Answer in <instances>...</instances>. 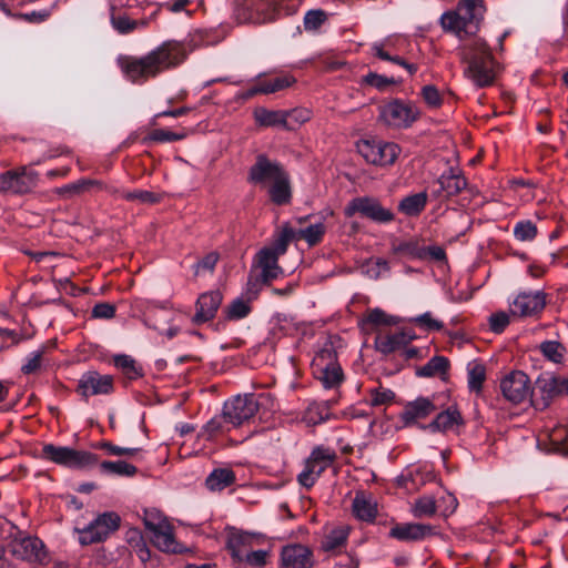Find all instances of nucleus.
I'll return each instance as SVG.
<instances>
[{"instance_id": "f257e3e1", "label": "nucleus", "mask_w": 568, "mask_h": 568, "mask_svg": "<svg viewBox=\"0 0 568 568\" xmlns=\"http://www.w3.org/2000/svg\"><path fill=\"white\" fill-rule=\"evenodd\" d=\"M204 33L196 30L190 33L187 44L168 41L140 59L128 58L122 64L125 77L132 82H143L149 78L179 65L197 47L206 45Z\"/></svg>"}, {"instance_id": "f03ea898", "label": "nucleus", "mask_w": 568, "mask_h": 568, "mask_svg": "<svg viewBox=\"0 0 568 568\" xmlns=\"http://www.w3.org/2000/svg\"><path fill=\"white\" fill-rule=\"evenodd\" d=\"M460 50L462 58L467 63L465 77L478 88L490 85L495 80L498 63L486 41L473 38Z\"/></svg>"}, {"instance_id": "7ed1b4c3", "label": "nucleus", "mask_w": 568, "mask_h": 568, "mask_svg": "<svg viewBox=\"0 0 568 568\" xmlns=\"http://www.w3.org/2000/svg\"><path fill=\"white\" fill-rule=\"evenodd\" d=\"M485 6L483 0H463L456 10L447 11L440 17L442 27L457 37L473 34L484 18Z\"/></svg>"}, {"instance_id": "20e7f679", "label": "nucleus", "mask_w": 568, "mask_h": 568, "mask_svg": "<svg viewBox=\"0 0 568 568\" xmlns=\"http://www.w3.org/2000/svg\"><path fill=\"white\" fill-rule=\"evenodd\" d=\"M312 369L315 378L326 389L336 388L342 384L344 374L332 341L325 339L317 348L312 361Z\"/></svg>"}, {"instance_id": "39448f33", "label": "nucleus", "mask_w": 568, "mask_h": 568, "mask_svg": "<svg viewBox=\"0 0 568 568\" xmlns=\"http://www.w3.org/2000/svg\"><path fill=\"white\" fill-rule=\"evenodd\" d=\"M420 111L409 101L393 99L378 106V122L390 129H407L417 121Z\"/></svg>"}, {"instance_id": "423d86ee", "label": "nucleus", "mask_w": 568, "mask_h": 568, "mask_svg": "<svg viewBox=\"0 0 568 568\" xmlns=\"http://www.w3.org/2000/svg\"><path fill=\"white\" fill-rule=\"evenodd\" d=\"M143 521L156 548L174 554L183 551L182 546L174 538L172 525L159 510H145Z\"/></svg>"}, {"instance_id": "0eeeda50", "label": "nucleus", "mask_w": 568, "mask_h": 568, "mask_svg": "<svg viewBox=\"0 0 568 568\" xmlns=\"http://www.w3.org/2000/svg\"><path fill=\"white\" fill-rule=\"evenodd\" d=\"M41 456L45 460L71 469H83L98 462L97 456L90 452L53 444L43 445Z\"/></svg>"}, {"instance_id": "6e6552de", "label": "nucleus", "mask_w": 568, "mask_h": 568, "mask_svg": "<svg viewBox=\"0 0 568 568\" xmlns=\"http://www.w3.org/2000/svg\"><path fill=\"white\" fill-rule=\"evenodd\" d=\"M120 525V517L115 513H104L99 515L88 526L75 528L78 540L82 546H88L105 540L109 535L115 531Z\"/></svg>"}, {"instance_id": "1a4fd4ad", "label": "nucleus", "mask_w": 568, "mask_h": 568, "mask_svg": "<svg viewBox=\"0 0 568 568\" xmlns=\"http://www.w3.org/2000/svg\"><path fill=\"white\" fill-rule=\"evenodd\" d=\"M358 152L375 165H392L399 155L400 148L393 142L383 140H363L357 144Z\"/></svg>"}, {"instance_id": "9d476101", "label": "nucleus", "mask_w": 568, "mask_h": 568, "mask_svg": "<svg viewBox=\"0 0 568 568\" xmlns=\"http://www.w3.org/2000/svg\"><path fill=\"white\" fill-rule=\"evenodd\" d=\"M258 406L260 404L255 395H237L225 402L223 406L224 418L233 427L241 426L255 416Z\"/></svg>"}, {"instance_id": "9b49d317", "label": "nucleus", "mask_w": 568, "mask_h": 568, "mask_svg": "<svg viewBox=\"0 0 568 568\" xmlns=\"http://www.w3.org/2000/svg\"><path fill=\"white\" fill-rule=\"evenodd\" d=\"M38 173L27 168L11 170L0 174V192L24 194L37 186Z\"/></svg>"}, {"instance_id": "f8f14e48", "label": "nucleus", "mask_w": 568, "mask_h": 568, "mask_svg": "<svg viewBox=\"0 0 568 568\" xmlns=\"http://www.w3.org/2000/svg\"><path fill=\"white\" fill-rule=\"evenodd\" d=\"M356 213L378 223H387L394 220L390 210L382 206L378 200L368 196L353 199L345 207L346 216L351 217Z\"/></svg>"}, {"instance_id": "ddd939ff", "label": "nucleus", "mask_w": 568, "mask_h": 568, "mask_svg": "<svg viewBox=\"0 0 568 568\" xmlns=\"http://www.w3.org/2000/svg\"><path fill=\"white\" fill-rule=\"evenodd\" d=\"M500 389L504 397L514 404L523 403L531 392L528 376L520 371L506 375L500 382Z\"/></svg>"}, {"instance_id": "4468645a", "label": "nucleus", "mask_w": 568, "mask_h": 568, "mask_svg": "<svg viewBox=\"0 0 568 568\" xmlns=\"http://www.w3.org/2000/svg\"><path fill=\"white\" fill-rule=\"evenodd\" d=\"M11 552L17 558L28 561H42L45 558L43 542L34 536L19 532L10 544Z\"/></svg>"}, {"instance_id": "2eb2a0df", "label": "nucleus", "mask_w": 568, "mask_h": 568, "mask_svg": "<svg viewBox=\"0 0 568 568\" xmlns=\"http://www.w3.org/2000/svg\"><path fill=\"white\" fill-rule=\"evenodd\" d=\"M290 0H243L240 4L251 12L250 18L256 22H266L275 19L282 10L287 11Z\"/></svg>"}, {"instance_id": "dca6fc26", "label": "nucleus", "mask_w": 568, "mask_h": 568, "mask_svg": "<svg viewBox=\"0 0 568 568\" xmlns=\"http://www.w3.org/2000/svg\"><path fill=\"white\" fill-rule=\"evenodd\" d=\"M285 173V170L275 161H271L261 154L250 169V181L254 184L267 187Z\"/></svg>"}, {"instance_id": "f3484780", "label": "nucleus", "mask_w": 568, "mask_h": 568, "mask_svg": "<svg viewBox=\"0 0 568 568\" xmlns=\"http://www.w3.org/2000/svg\"><path fill=\"white\" fill-rule=\"evenodd\" d=\"M546 305V295L541 291L519 293L509 304L515 316H534Z\"/></svg>"}, {"instance_id": "a211bd4d", "label": "nucleus", "mask_w": 568, "mask_h": 568, "mask_svg": "<svg viewBox=\"0 0 568 568\" xmlns=\"http://www.w3.org/2000/svg\"><path fill=\"white\" fill-rule=\"evenodd\" d=\"M435 410L436 405L432 398L419 396L404 404L399 419L406 427L414 426L430 416Z\"/></svg>"}, {"instance_id": "6ab92c4d", "label": "nucleus", "mask_w": 568, "mask_h": 568, "mask_svg": "<svg viewBox=\"0 0 568 568\" xmlns=\"http://www.w3.org/2000/svg\"><path fill=\"white\" fill-rule=\"evenodd\" d=\"M112 389L113 378L94 371L84 373L78 383V390L83 397L109 394Z\"/></svg>"}, {"instance_id": "aec40b11", "label": "nucleus", "mask_w": 568, "mask_h": 568, "mask_svg": "<svg viewBox=\"0 0 568 568\" xmlns=\"http://www.w3.org/2000/svg\"><path fill=\"white\" fill-rule=\"evenodd\" d=\"M463 425V417L455 406L438 413L436 417L427 425L422 426L424 430L430 433L456 432Z\"/></svg>"}, {"instance_id": "412c9836", "label": "nucleus", "mask_w": 568, "mask_h": 568, "mask_svg": "<svg viewBox=\"0 0 568 568\" xmlns=\"http://www.w3.org/2000/svg\"><path fill=\"white\" fill-rule=\"evenodd\" d=\"M282 565L285 568H311L313 556L311 550L303 545H288L281 552Z\"/></svg>"}, {"instance_id": "4be33fe9", "label": "nucleus", "mask_w": 568, "mask_h": 568, "mask_svg": "<svg viewBox=\"0 0 568 568\" xmlns=\"http://www.w3.org/2000/svg\"><path fill=\"white\" fill-rule=\"evenodd\" d=\"M222 303L220 291H211L199 296L196 302V312L193 316V323H204L212 320Z\"/></svg>"}, {"instance_id": "5701e85b", "label": "nucleus", "mask_w": 568, "mask_h": 568, "mask_svg": "<svg viewBox=\"0 0 568 568\" xmlns=\"http://www.w3.org/2000/svg\"><path fill=\"white\" fill-rule=\"evenodd\" d=\"M434 529L430 525L406 523L394 526L389 530V536L399 541H418L433 535Z\"/></svg>"}, {"instance_id": "b1692460", "label": "nucleus", "mask_w": 568, "mask_h": 568, "mask_svg": "<svg viewBox=\"0 0 568 568\" xmlns=\"http://www.w3.org/2000/svg\"><path fill=\"white\" fill-rule=\"evenodd\" d=\"M439 190L433 192L434 197H450L466 187V180L458 170L450 168L438 178Z\"/></svg>"}, {"instance_id": "393cba45", "label": "nucleus", "mask_w": 568, "mask_h": 568, "mask_svg": "<svg viewBox=\"0 0 568 568\" xmlns=\"http://www.w3.org/2000/svg\"><path fill=\"white\" fill-rule=\"evenodd\" d=\"M354 516L363 521H373L377 515V501L371 493L357 491L352 503Z\"/></svg>"}, {"instance_id": "a878e982", "label": "nucleus", "mask_w": 568, "mask_h": 568, "mask_svg": "<svg viewBox=\"0 0 568 568\" xmlns=\"http://www.w3.org/2000/svg\"><path fill=\"white\" fill-rule=\"evenodd\" d=\"M253 115L256 124L260 126H281L291 129V125L287 123V113L285 111L268 110L261 106L254 110Z\"/></svg>"}, {"instance_id": "bb28decb", "label": "nucleus", "mask_w": 568, "mask_h": 568, "mask_svg": "<svg viewBox=\"0 0 568 568\" xmlns=\"http://www.w3.org/2000/svg\"><path fill=\"white\" fill-rule=\"evenodd\" d=\"M413 339V334L402 331L390 335L378 336L375 341V344L377 351L383 354H389L407 345Z\"/></svg>"}, {"instance_id": "cd10ccee", "label": "nucleus", "mask_w": 568, "mask_h": 568, "mask_svg": "<svg viewBox=\"0 0 568 568\" xmlns=\"http://www.w3.org/2000/svg\"><path fill=\"white\" fill-rule=\"evenodd\" d=\"M278 257L271 248H262L257 254V263L262 270L264 281L276 278L282 270L277 264Z\"/></svg>"}, {"instance_id": "c85d7f7f", "label": "nucleus", "mask_w": 568, "mask_h": 568, "mask_svg": "<svg viewBox=\"0 0 568 568\" xmlns=\"http://www.w3.org/2000/svg\"><path fill=\"white\" fill-rule=\"evenodd\" d=\"M335 458L336 453L334 449L318 446L312 450L306 463L321 476L325 469L333 465Z\"/></svg>"}, {"instance_id": "c756f323", "label": "nucleus", "mask_w": 568, "mask_h": 568, "mask_svg": "<svg viewBox=\"0 0 568 568\" xmlns=\"http://www.w3.org/2000/svg\"><path fill=\"white\" fill-rule=\"evenodd\" d=\"M267 193L272 202L277 205L290 203L292 193L290 179L286 172L267 186Z\"/></svg>"}, {"instance_id": "7c9ffc66", "label": "nucleus", "mask_w": 568, "mask_h": 568, "mask_svg": "<svg viewBox=\"0 0 568 568\" xmlns=\"http://www.w3.org/2000/svg\"><path fill=\"white\" fill-rule=\"evenodd\" d=\"M392 251L410 260L424 261V244L419 239H409L394 243Z\"/></svg>"}, {"instance_id": "2f4dec72", "label": "nucleus", "mask_w": 568, "mask_h": 568, "mask_svg": "<svg viewBox=\"0 0 568 568\" xmlns=\"http://www.w3.org/2000/svg\"><path fill=\"white\" fill-rule=\"evenodd\" d=\"M235 481L234 473L229 468L214 469L205 480V485L211 491H220Z\"/></svg>"}, {"instance_id": "473e14b6", "label": "nucleus", "mask_w": 568, "mask_h": 568, "mask_svg": "<svg viewBox=\"0 0 568 568\" xmlns=\"http://www.w3.org/2000/svg\"><path fill=\"white\" fill-rule=\"evenodd\" d=\"M49 365L50 359L45 356V347H40L27 355L21 372L30 375L45 369Z\"/></svg>"}, {"instance_id": "72a5a7b5", "label": "nucleus", "mask_w": 568, "mask_h": 568, "mask_svg": "<svg viewBox=\"0 0 568 568\" xmlns=\"http://www.w3.org/2000/svg\"><path fill=\"white\" fill-rule=\"evenodd\" d=\"M294 78L288 75L277 77L268 81L261 82L260 84L251 88L247 92V97H253L258 93H274L291 87L294 83Z\"/></svg>"}, {"instance_id": "f704fd0d", "label": "nucleus", "mask_w": 568, "mask_h": 568, "mask_svg": "<svg viewBox=\"0 0 568 568\" xmlns=\"http://www.w3.org/2000/svg\"><path fill=\"white\" fill-rule=\"evenodd\" d=\"M467 384L470 392L479 394L486 379V367L478 361L467 364Z\"/></svg>"}, {"instance_id": "c9c22d12", "label": "nucleus", "mask_w": 568, "mask_h": 568, "mask_svg": "<svg viewBox=\"0 0 568 568\" xmlns=\"http://www.w3.org/2000/svg\"><path fill=\"white\" fill-rule=\"evenodd\" d=\"M427 197L426 192L408 195L399 202L398 210L407 216H416L425 209Z\"/></svg>"}, {"instance_id": "e433bc0d", "label": "nucleus", "mask_w": 568, "mask_h": 568, "mask_svg": "<svg viewBox=\"0 0 568 568\" xmlns=\"http://www.w3.org/2000/svg\"><path fill=\"white\" fill-rule=\"evenodd\" d=\"M103 475L132 477L136 474V467L124 460H105L100 464Z\"/></svg>"}, {"instance_id": "4c0bfd02", "label": "nucleus", "mask_w": 568, "mask_h": 568, "mask_svg": "<svg viewBox=\"0 0 568 568\" xmlns=\"http://www.w3.org/2000/svg\"><path fill=\"white\" fill-rule=\"evenodd\" d=\"M252 536L248 532L233 530L227 538V548L235 560L242 561V547L251 542Z\"/></svg>"}, {"instance_id": "58836bf2", "label": "nucleus", "mask_w": 568, "mask_h": 568, "mask_svg": "<svg viewBox=\"0 0 568 568\" xmlns=\"http://www.w3.org/2000/svg\"><path fill=\"white\" fill-rule=\"evenodd\" d=\"M361 273L368 278L377 280L389 273V264L384 258H369L359 267Z\"/></svg>"}, {"instance_id": "ea45409f", "label": "nucleus", "mask_w": 568, "mask_h": 568, "mask_svg": "<svg viewBox=\"0 0 568 568\" xmlns=\"http://www.w3.org/2000/svg\"><path fill=\"white\" fill-rule=\"evenodd\" d=\"M348 529L346 527H338L327 534L322 541V548L325 551H336L343 548L346 544Z\"/></svg>"}, {"instance_id": "a19ab883", "label": "nucleus", "mask_w": 568, "mask_h": 568, "mask_svg": "<svg viewBox=\"0 0 568 568\" xmlns=\"http://www.w3.org/2000/svg\"><path fill=\"white\" fill-rule=\"evenodd\" d=\"M328 407L326 403H312L307 406L303 415V422L308 426L317 425L328 418Z\"/></svg>"}, {"instance_id": "79ce46f5", "label": "nucleus", "mask_w": 568, "mask_h": 568, "mask_svg": "<svg viewBox=\"0 0 568 568\" xmlns=\"http://www.w3.org/2000/svg\"><path fill=\"white\" fill-rule=\"evenodd\" d=\"M437 509V503L433 496H422L414 503L412 514L416 518L432 517Z\"/></svg>"}, {"instance_id": "37998d69", "label": "nucleus", "mask_w": 568, "mask_h": 568, "mask_svg": "<svg viewBox=\"0 0 568 568\" xmlns=\"http://www.w3.org/2000/svg\"><path fill=\"white\" fill-rule=\"evenodd\" d=\"M447 368L448 359L444 356H435L420 367L417 374L423 377H432L445 374Z\"/></svg>"}, {"instance_id": "c03bdc74", "label": "nucleus", "mask_w": 568, "mask_h": 568, "mask_svg": "<svg viewBox=\"0 0 568 568\" xmlns=\"http://www.w3.org/2000/svg\"><path fill=\"white\" fill-rule=\"evenodd\" d=\"M326 227L323 222H316L297 231L298 239L304 240L310 246L321 242L325 234Z\"/></svg>"}, {"instance_id": "a18cd8bd", "label": "nucleus", "mask_w": 568, "mask_h": 568, "mask_svg": "<svg viewBox=\"0 0 568 568\" xmlns=\"http://www.w3.org/2000/svg\"><path fill=\"white\" fill-rule=\"evenodd\" d=\"M226 420L224 418V413L221 416H215L211 418L201 429L200 437L206 440L212 439L219 434H222L229 428L225 427Z\"/></svg>"}, {"instance_id": "49530a36", "label": "nucleus", "mask_w": 568, "mask_h": 568, "mask_svg": "<svg viewBox=\"0 0 568 568\" xmlns=\"http://www.w3.org/2000/svg\"><path fill=\"white\" fill-rule=\"evenodd\" d=\"M251 312L250 301L243 297H236L226 308L225 317L231 321H237L246 317Z\"/></svg>"}, {"instance_id": "de8ad7c7", "label": "nucleus", "mask_w": 568, "mask_h": 568, "mask_svg": "<svg viewBox=\"0 0 568 568\" xmlns=\"http://www.w3.org/2000/svg\"><path fill=\"white\" fill-rule=\"evenodd\" d=\"M540 351L547 359L556 364L561 363L565 355L564 346L556 341H546L541 343Z\"/></svg>"}, {"instance_id": "09e8293b", "label": "nucleus", "mask_w": 568, "mask_h": 568, "mask_svg": "<svg viewBox=\"0 0 568 568\" xmlns=\"http://www.w3.org/2000/svg\"><path fill=\"white\" fill-rule=\"evenodd\" d=\"M549 440L556 450L568 454V427L559 426L554 428L549 433Z\"/></svg>"}, {"instance_id": "8fccbe9b", "label": "nucleus", "mask_w": 568, "mask_h": 568, "mask_svg": "<svg viewBox=\"0 0 568 568\" xmlns=\"http://www.w3.org/2000/svg\"><path fill=\"white\" fill-rule=\"evenodd\" d=\"M111 24L120 34H128L139 26L138 21L131 20L124 14L115 16L113 13L111 14Z\"/></svg>"}, {"instance_id": "3c124183", "label": "nucleus", "mask_w": 568, "mask_h": 568, "mask_svg": "<svg viewBox=\"0 0 568 568\" xmlns=\"http://www.w3.org/2000/svg\"><path fill=\"white\" fill-rule=\"evenodd\" d=\"M537 234L536 225L530 221H520L514 227V235L518 241H531Z\"/></svg>"}, {"instance_id": "603ef678", "label": "nucleus", "mask_w": 568, "mask_h": 568, "mask_svg": "<svg viewBox=\"0 0 568 568\" xmlns=\"http://www.w3.org/2000/svg\"><path fill=\"white\" fill-rule=\"evenodd\" d=\"M390 42H392V38H387L383 41L373 43L372 52L374 55H376L377 58H379L382 60L390 61L393 63L399 62V57L392 54V52L388 49H386V45H388Z\"/></svg>"}, {"instance_id": "864d4df0", "label": "nucleus", "mask_w": 568, "mask_h": 568, "mask_svg": "<svg viewBox=\"0 0 568 568\" xmlns=\"http://www.w3.org/2000/svg\"><path fill=\"white\" fill-rule=\"evenodd\" d=\"M326 21V13L322 10H310L304 17L306 31H316Z\"/></svg>"}, {"instance_id": "5fc2aeb1", "label": "nucleus", "mask_w": 568, "mask_h": 568, "mask_svg": "<svg viewBox=\"0 0 568 568\" xmlns=\"http://www.w3.org/2000/svg\"><path fill=\"white\" fill-rule=\"evenodd\" d=\"M420 94L429 108H439L443 104V97L438 89L433 84L423 87Z\"/></svg>"}, {"instance_id": "6e6d98bb", "label": "nucleus", "mask_w": 568, "mask_h": 568, "mask_svg": "<svg viewBox=\"0 0 568 568\" xmlns=\"http://www.w3.org/2000/svg\"><path fill=\"white\" fill-rule=\"evenodd\" d=\"M558 382L555 375L546 376L538 379V387L544 395L545 399H550L556 395H559Z\"/></svg>"}, {"instance_id": "4d7b16f0", "label": "nucleus", "mask_w": 568, "mask_h": 568, "mask_svg": "<svg viewBox=\"0 0 568 568\" xmlns=\"http://www.w3.org/2000/svg\"><path fill=\"white\" fill-rule=\"evenodd\" d=\"M395 394L388 388H374L371 390L369 404L372 406L387 405L393 402Z\"/></svg>"}, {"instance_id": "13d9d810", "label": "nucleus", "mask_w": 568, "mask_h": 568, "mask_svg": "<svg viewBox=\"0 0 568 568\" xmlns=\"http://www.w3.org/2000/svg\"><path fill=\"white\" fill-rule=\"evenodd\" d=\"M92 185L100 186L101 184L99 182L92 181V180H82L77 183H71V184H68V185L57 189V193L60 195L78 194V193L89 189Z\"/></svg>"}, {"instance_id": "bf43d9fd", "label": "nucleus", "mask_w": 568, "mask_h": 568, "mask_svg": "<svg viewBox=\"0 0 568 568\" xmlns=\"http://www.w3.org/2000/svg\"><path fill=\"white\" fill-rule=\"evenodd\" d=\"M119 196L128 201H138L141 203H153L156 201L155 195L149 191L135 190V191H121L118 192Z\"/></svg>"}, {"instance_id": "052dcab7", "label": "nucleus", "mask_w": 568, "mask_h": 568, "mask_svg": "<svg viewBox=\"0 0 568 568\" xmlns=\"http://www.w3.org/2000/svg\"><path fill=\"white\" fill-rule=\"evenodd\" d=\"M412 321L428 331H440L444 327V324L440 321L434 318L429 312L420 314L414 317Z\"/></svg>"}, {"instance_id": "680f3d73", "label": "nucleus", "mask_w": 568, "mask_h": 568, "mask_svg": "<svg viewBox=\"0 0 568 568\" xmlns=\"http://www.w3.org/2000/svg\"><path fill=\"white\" fill-rule=\"evenodd\" d=\"M219 255L214 252L205 255L201 261L194 264V274L200 275L203 272H212L217 263Z\"/></svg>"}, {"instance_id": "e2e57ef3", "label": "nucleus", "mask_w": 568, "mask_h": 568, "mask_svg": "<svg viewBox=\"0 0 568 568\" xmlns=\"http://www.w3.org/2000/svg\"><path fill=\"white\" fill-rule=\"evenodd\" d=\"M318 478V473L314 470L307 463H305L304 469L297 476L298 483L305 488L313 487Z\"/></svg>"}, {"instance_id": "0e129e2a", "label": "nucleus", "mask_w": 568, "mask_h": 568, "mask_svg": "<svg viewBox=\"0 0 568 568\" xmlns=\"http://www.w3.org/2000/svg\"><path fill=\"white\" fill-rule=\"evenodd\" d=\"M114 364L118 368H121L130 377L138 374L135 368L134 359L129 355H116L114 357Z\"/></svg>"}, {"instance_id": "69168bd1", "label": "nucleus", "mask_w": 568, "mask_h": 568, "mask_svg": "<svg viewBox=\"0 0 568 568\" xmlns=\"http://www.w3.org/2000/svg\"><path fill=\"white\" fill-rule=\"evenodd\" d=\"M509 324V315L505 312L491 314L489 317V326L494 333H501Z\"/></svg>"}, {"instance_id": "338daca9", "label": "nucleus", "mask_w": 568, "mask_h": 568, "mask_svg": "<svg viewBox=\"0 0 568 568\" xmlns=\"http://www.w3.org/2000/svg\"><path fill=\"white\" fill-rule=\"evenodd\" d=\"M365 83L371 87H374L378 90H385L388 85L394 83L392 78H387L377 73H368L364 78Z\"/></svg>"}, {"instance_id": "774afa93", "label": "nucleus", "mask_w": 568, "mask_h": 568, "mask_svg": "<svg viewBox=\"0 0 568 568\" xmlns=\"http://www.w3.org/2000/svg\"><path fill=\"white\" fill-rule=\"evenodd\" d=\"M115 315V307L110 303H99L92 308V316L94 318L109 320Z\"/></svg>"}]
</instances>
